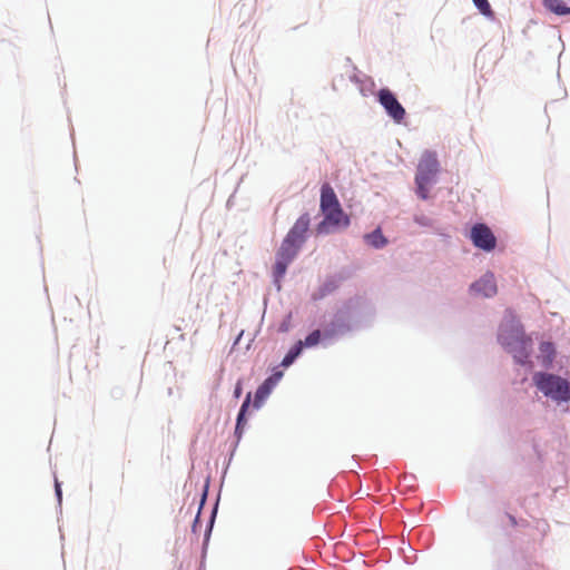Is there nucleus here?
<instances>
[{
  "label": "nucleus",
  "mask_w": 570,
  "mask_h": 570,
  "mask_svg": "<svg viewBox=\"0 0 570 570\" xmlns=\"http://www.w3.org/2000/svg\"><path fill=\"white\" fill-rule=\"evenodd\" d=\"M471 289L484 297H491L497 294V283L494 275L487 273L479 281L472 284Z\"/></svg>",
  "instance_id": "obj_8"
},
{
  "label": "nucleus",
  "mask_w": 570,
  "mask_h": 570,
  "mask_svg": "<svg viewBox=\"0 0 570 570\" xmlns=\"http://www.w3.org/2000/svg\"><path fill=\"white\" fill-rule=\"evenodd\" d=\"M533 381L546 396L556 401L570 400V383L566 379L549 373H537Z\"/></svg>",
  "instance_id": "obj_2"
},
{
  "label": "nucleus",
  "mask_w": 570,
  "mask_h": 570,
  "mask_svg": "<svg viewBox=\"0 0 570 570\" xmlns=\"http://www.w3.org/2000/svg\"><path fill=\"white\" fill-rule=\"evenodd\" d=\"M470 238L475 247L485 252H491L497 246V238L485 224H475L471 228Z\"/></svg>",
  "instance_id": "obj_4"
},
{
  "label": "nucleus",
  "mask_w": 570,
  "mask_h": 570,
  "mask_svg": "<svg viewBox=\"0 0 570 570\" xmlns=\"http://www.w3.org/2000/svg\"><path fill=\"white\" fill-rule=\"evenodd\" d=\"M249 402H250V393L247 394L244 403L242 404L240 411L238 413L237 423H236V433H240L244 424L246 423L245 413L249 406Z\"/></svg>",
  "instance_id": "obj_13"
},
{
  "label": "nucleus",
  "mask_w": 570,
  "mask_h": 570,
  "mask_svg": "<svg viewBox=\"0 0 570 570\" xmlns=\"http://www.w3.org/2000/svg\"><path fill=\"white\" fill-rule=\"evenodd\" d=\"M472 1L483 16H485L488 18L494 17V12H493L488 0H472Z\"/></svg>",
  "instance_id": "obj_15"
},
{
  "label": "nucleus",
  "mask_w": 570,
  "mask_h": 570,
  "mask_svg": "<svg viewBox=\"0 0 570 570\" xmlns=\"http://www.w3.org/2000/svg\"><path fill=\"white\" fill-rule=\"evenodd\" d=\"M544 6L552 12L559 16L570 13V7H567L562 0H544Z\"/></svg>",
  "instance_id": "obj_11"
},
{
  "label": "nucleus",
  "mask_w": 570,
  "mask_h": 570,
  "mask_svg": "<svg viewBox=\"0 0 570 570\" xmlns=\"http://www.w3.org/2000/svg\"><path fill=\"white\" fill-rule=\"evenodd\" d=\"M380 104L383 106L387 115L396 122H401L405 117V109L399 102L394 94L387 89H380L377 94Z\"/></svg>",
  "instance_id": "obj_5"
},
{
  "label": "nucleus",
  "mask_w": 570,
  "mask_h": 570,
  "mask_svg": "<svg viewBox=\"0 0 570 570\" xmlns=\"http://www.w3.org/2000/svg\"><path fill=\"white\" fill-rule=\"evenodd\" d=\"M320 209L323 220L316 227L318 234H328L350 226L348 215L344 213L334 189L327 183L321 188Z\"/></svg>",
  "instance_id": "obj_1"
},
{
  "label": "nucleus",
  "mask_w": 570,
  "mask_h": 570,
  "mask_svg": "<svg viewBox=\"0 0 570 570\" xmlns=\"http://www.w3.org/2000/svg\"><path fill=\"white\" fill-rule=\"evenodd\" d=\"M320 340H321V332L318 330H315L309 335H307V337L303 342V346H307V347L315 346L316 344H318Z\"/></svg>",
  "instance_id": "obj_16"
},
{
  "label": "nucleus",
  "mask_w": 570,
  "mask_h": 570,
  "mask_svg": "<svg viewBox=\"0 0 570 570\" xmlns=\"http://www.w3.org/2000/svg\"><path fill=\"white\" fill-rule=\"evenodd\" d=\"M288 265L289 262L276 257L274 265V277L276 282H279V279L285 275Z\"/></svg>",
  "instance_id": "obj_14"
},
{
  "label": "nucleus",
  "mask_w": 570,
  "mask_h": 570,
  "mask_svg": "<svg viewBox=\"0 0 570 570\" xmlns=\"http://www.w3.org/2000/svg\"><path fill=\"white\" fill-rule=\"evenodd\" d=\"M364 239L370 246L374 248H382L387 244V239L382 234L381 228H376L374 232L366 234Z\"/></svg>",
  "instance_id": "obj_10"
},
{
  "label": "nucleus",
  "mask_w": 570,
  "mask_h": 570,
  "mask_svg": "<svg viewBox=\"0 0 570 570\" xmlns=\"http://www.w3.org/2000/svg\"><path fill=\"white\" fill-rule=\"evenodd\" d=\"M283 376L282 371H277L273 373L269 377H267L257 389L255 394L254 406L259 407L265 399L269 395L275 385L281 381Z\"/></svg>",
  "instance_id": "obj_7"
},
{
  "label": "nucleus",
  "mask_w": 570,
  "mask_h": 570,
  "mask_svg": "<svg viewBox=\"0 0 570 570\" xmlns=\"http://www.w3.org/2000/svg\"><path fill=\"white\" fill-rule=\"evenodd\" d=\"M540 348H541L542 352H551V351H553L552 344L548 343V342L542 343Z\"/></svg>",
  "instance_id": "obj_17"
},
{
  "label": "nucleus",
  "mask_w": 570,
  "mask_h": 570,
  "mask_svg": "<svg viewBox=\"0 0 570 570\" xmlns=\"http://www.w3.org/2000/svg\"><path fill=\"white\" fill-rule=\"evenodd\" d=\"M309 215L303 214L289 229V232L286 235V238L302 246L303 243L305 242V235L309 228Z\"/></svg>",
  "instance_id": "obj_6"
},
{
  "label": "nucleus",
  "mask_w": 570,
  "mask_h": 570,
  "mask_svg": "<svg viewBox=\"0 0 570 570\" xmlns=\"http://www.w3.org/2000/svg\"><path fill=\"white\" fill-rule=\"evenodd\" d=\"M439 161L436 156L428 153L417 166L415 176L416 193L422 199L429 197V187L435 183L436 174L439 173Z\"/></svg>",
  "instance_id": "obj_3"
},
{
  "label": "nucleus",
  "mask_w": 570,
  "mask_h": 570,
  "mask_svg": "<svg viewBox=\"0 0 570 570\" xmlns=\"http://www.w3.org/2000/svg\"><path fill=\"white\" fill-rule=\"evenodd\" d=\"M240 392H242L240 384H237V386L235 389V395L238 397L240 395Z\"/></svg>",
  "instance_id": "obj_20"
},
{
  "label": "nucleus",
  "mask_w": 570,
  "mask_h": 570,
  "mask_svg": "<svg viewBox=\"0 0 570 570\" xmlns=\"http://www.w3.org/2000/svg\"><path fill=\"white\" fill-rule=\"evenodd\" d=\"M299 248L301 246L298 244L285 237L276 254V257L291 263L297 255Z\"/></svg>",
  "instance_id": "obj_9"
},
{
  "label": "nucleus",
  "mask_w": 570,
  "mask_h": 570,
  "mask_svg": "<svg viewBox=\"0 0 570 570\" xmlns=\"http://www.w3.org/2000/svg\"><path fill=\"white\" fill-rule=\"evenodd\" d=\"M303 350V341H298L285 355V357L282 361V365L287 367L289 366L296 357L302 353Z\"/></svg>",
  "instance_id": "obj_12"
},
{
  "label": "nucleus",
  "mask_w": 570,
  "mask_h": 570,
  "mask_svg": "<svg viewBox=\"0 0 570 570\" xmlns=\"http://www.w3.org/2000/svg\"><path fill=\"white\" fill-rule=\"evenodd\" d=\"M508 519H509L510 524H511L512 527H517V525H518V521H517V519H515V517H514V515H512V514H508Z\"/></svg>",
  "instance_id": "obj_18"
},
{
  "label": "nucleus",
  "mask_w": 570,
  "mask_h": 570,
  "mask_svg": "<svg viewBox=\"0 0 570 570\" xmlns=\"http://www.w3.org/2000/svg\"><path fill=\"white\" fill-rule=\"evenodd\" d=\"M56 493L59 500H61V488L59 482L56 480Z\"/></svg>",
  "instance_id": "obj_19"
}]
</instances>
